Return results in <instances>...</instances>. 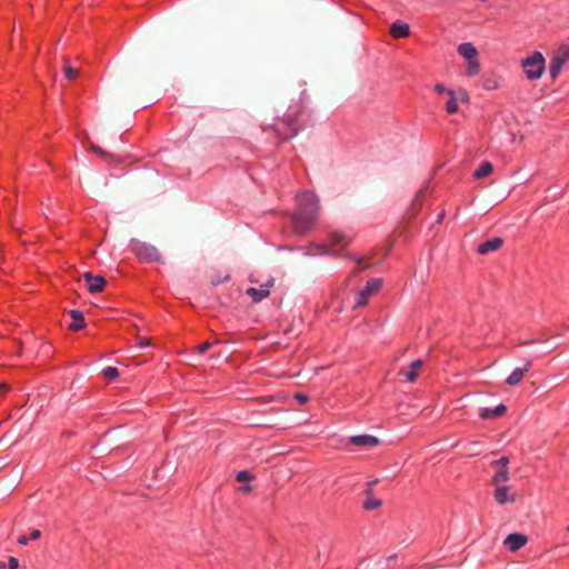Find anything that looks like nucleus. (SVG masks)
Masks as SVG:
<instances>
[{
  "instance_id": "1",
  "label": "nucleus",
  "mask_w": 569,
  "mask_h": 569,
  "mask_svg": "<svg viewBox=\"0 0 569 569\" xmlns=\"http://www.w3.org/2000/svg\"><path fill=\"white\" fill-rule=\"evenodd\" d=\"M319 198L310 190H302L296 196V209L290 216L292 230L298 236L309 233L319 216Z\"/></svg>"
},
{
  "instance_id": "2",
  "label": "nucleus",
  "mask_w": 569,
  "mask_h": 569,
  "mask_svg": "<svg viewBox=\"0 0 569 569\" xmlns=\"http://www.w3.org/2000/svg\"><path fill=\"white\" fill-rule=\"evenodd\" d=\"M122 432V427H114L107 430L103 435L100 436L96 447L101 448L99 452H104L108 450V455H119L128 451L131 448V442L126 441L123 443H119Z\"/></svg>"
},
{
  "instance_id": "3",
  "label": "nucleus",
  "mask_w": 569,
  "mask_h": 569,
  "mask_svg": "<svg viewBox=\"0 0 569 569\" xmlns=\"http://www.w3.org/2000/svg\"><path fill=\"white\" fill-rule=\"evenodd\" d=\"M521 67L529 80H538L546 70V59L540 51H533L530 56L521 60Z\"/></svg>"
},
{
  "instance_id": "4",
  "label": "nucleus",
  "mask_w": 569,
  "mask_h": 569,
  "mask_svg": "<svg viewBox=\"0 0 569 569\" xmlns=\"http://www.w3.org/2000/svg\"><path fill=\"white\" fill-rule=\"evenodd\" d=\"M129 249L140 262L152 263L161 261V254L158 249L150 243L133 238L129 242Z\"/></svg>"
},
{
  "instance_id": "5",
  "label": "nucleus",
  "mask_w": 569,
  "mask_h": 569,
  "mask_svg": "<svg viewBox=\"0 0 569 569\" xmlns=\"http://www.w3.org/2000/svg\"><path fill=\"white\" fill-rule=\"evenodd\" d=\"M569 61V43H561L558 49L553 52L550 64L549 73L552 80H556L563 66Z\"/></svg>"
},
{
  "instance_id": "6",
  "label": "nucleus",
  "mask_w": 569,
  "mask_h": 569,
  "mask_svg": "<svg viewBox=\"0 0 569 569\" xmlns=\"http://www.w3.org/2000/svg\"><path fill=\"white\" fill-rule=\"evenodd\" d=\"M382 286V278H370L367 280L362 290L358 292L356 307L368 305L369 297L378 292Z\"/></svg>"
},
{
  "instance_id": "7",
  "label": "nucleus",
  "mask_w": 569,
  "mask_h": 569,
  "mask_svg": "<svg viewBox=\"0 0 569 569\" xmlns=\"http://www.w3.org/2000/svg\"><path fill=\"white\" fill-rule=\"evenodd\" d=\"M299 114L300 111H295L292 113L288 112L283 116L282 122L286 126V132H280L279 130H277V133L282 141H287L298 134L300 130V128L297 127Z\"/></svg>"
},
{
  "instance_id": "8",
  "label": "nucleus",
  "mask_w": 569,
  "mask_h": 569,
  "mask_svg": "<svg viewBox=\"0 0 569 569\" xmlns=\"http://www.w3.org/2000/svg\"><path fill=\"white\" fill-rule=\"evenodd\" d=\"M83 280L90 293H101L107 287V280L101 274H93L91 271L83 273Z\"/></svg>"
},
{
  "instance_id": "9",
  "label": "nucleus",
  "mask_w": 569,
  "mask_h": 569,
  "mask_svg": "<svg viewBox=\"0 0 569 569\" xmlns=\"http://www.w3.org/2000/svg\"><path fill=\"white\" fill-rule=\"evenodd\" d=\"M528 536L522 532H511L505 540L503 546L511 552H516L523 548L528 542Z\"/></svg>"
},
{
  "instance_id": "10",
  "label": "nucleus",
  "mask_w": 569,
  "mask_h": 569,
  "mask_svg": "<svg viewBox=\"0 0 569 569\" xmlns=\"http://www.w3.org/2000/svg\"><path fill=\"white\" fill-rule=\"evenodd\" d=\"M380 439L376 436L362 433L348 438V445L356 447L373 448L380 445Z\"/></svg>"
},
{
  "instance_id": "11",
  "label": "nucleus",
  "mask_w": 569,
  "mask_h": 569,
  "mask_svg": "<svg viewBox=\"0 0 569 569\" xmlns=\"http://www.w3.org/2000/svg\"><path fill=\"white\" fill-rule=\"evenodd\" d=\"M378 482V480L369 481L367 483V488L365 490L366 500L362 503V508L367 511L376 510L382 506V500L379 498H375L372 493V487Z\"/></svg>"
},
{
  "instance_id": "12",
  "label": "nucleus",
  "mask_w": 569,
  "mask_h": 569,
  "mask_svg": "<svg viewBox=\"0 0 569 569\" xmlns=\"http://www.w3.org/2000/svg\"><path fill=\"white\" fill-rule=\"evenodd\" d=\"M68 316L71 318V322L68 329L72 332H78L87 327L84 313L78 309H71L68 311Z\"/></svg>"
},
{
  "instance_id": "13",
  "label": "nucleus",
  "mask_w": 569,
  "mask_h": 569,
  "mask_svg": "<svg viewBox=\"0 0 569 569\" xmlns=\"http://www.w3.org/2000/svg\"><path fill=\"white\" fill-rule=\"evenodd\" d=\"M503 244V239L501 237H493L491 239H488L477 247V253L485 256L490 252H495L499 250Z\"/></svg>"
},
{
  "instance_id": "14",
  "label": "nucleus",
  "mask_w": 569,
  "mask_h": 569,
  "mask_svg": "<svg viewBox=\"0 0 569 569\" xmlns=\"http://www.w3.org/2000/svg\"><path fill=\"white\" fill-rule=\"evenodd\" d=\"M509 486H497L493 491V498L499 505H506L507 502H515L518 495L516 492L509 493Z\"/></svg>"
},
{
  "instance_id": "15",
  "label": "nucleus",
  "mask_w": 569,
  "mask_h": 569,
  "mask_svg": "<svg viewBox=\"0 0 569 569\" xmlns=\"http://www.w3.org/2000/svg\"><path fill=\"white\" fill-rule=\"evenodd\" d=\"M423 365H425V362L422 359H415L413 361H411L409 369L408 370L401 369L399 371V375L403 376L408 382H411V383L416 382L417 379L419 378V371L421 370Z\"/></svg>"
},
{
  "instance_id": "16",
  "label": "nucleus",
  "mask_w": 569,
  "mask_h": 569,
  "mask_svg": "<svg viewBox=\"0 0 569 569\" xmlns=\"http://www.w3.org/2000/svg\"><path fill=\"white\" fill-rule=\"evenodd\" d=\"M508 407L505 403H499L495 408H481L479 417L483 420H495L507 413Z\"/></svg>"
},
{
  "instance_id": "17",
  "label": "nucleus",
  "mask_w": 569,
  "mask_h": 569,
  "mask_svg": "<svg viewBox=\"0 0 569 569\" xmlns=\"http://www.w3.org/2000/svg\"><path fill=\"white\" fill-rule=\"evenodd\" d=\"M531 367H532V359L526 360L523 368H516L512 370L510 376L506 379V383L511 387L517 386L518 383H520L522 381L525 373L528 372Z\"/></svg>"
},
{
  "instance_id": "18",
  "label": "nucleus",
  "mask_w": 569,
  "mask_h": 569,
  "mask_svg": "<svg viewBox=\"0 0 569 569\" xmlns=\"http://www.w3.org/2000/svg\"><path fill=\"white\" fill-rule=\"evenodd\" d=\"M389 32L395 39H405L410 36V26L406 21L396 20L391 23Z\"/></svg>"
},
{
  "instance_id": "19",
  "label": "nucleus",
  "mask_w": 569,
  "mask_h": 569,
  "mask_svg": "<svg viewBox=\"0 0 569 569\" xmlns=\"http://www.w3.org/2000/svg\"><path fill=\"white\" fill-rule=\"evenodd\" d=\"M501 77L493 71H486L481 74L482 88L487 91L497 90L500 87Z\"/></svg>"
},
{
  "instance_id": "20",
  "label": "nucleus",
  "mask_w": 569,
  "mask_h": 569,
  "mask_svg": "<svg viewBox=\"0 0 569 569\" xmlns=\"http://www.w3.org/2000/svg\"><path fill=\"white\" fill-rule=\"evenodd\" d=\"M428 189V184H425L415 196V198L412 199L409 208H408V213L410 214L411 218H416L418 216V213L420 212L421 208H422V199L425 197V193Z\"/></svg>"
},
{
  "instance_id": "21",
  "label": "nucleus",
  "mask_w": 569,
  "mask_h": 569,
  "mask_svg": "<svg viewBox=\"0 0 569 569\" xmlns=\"http://www.w3.org/2000/svg\"><path fill=\"white\" fill-rule=\"evenodd\" d=\"M457 51L466 61L479 57V52L472 42L460 43Z\"/></svg>"
},
{
  "instance_id": "22",
  "label": "nucleus",
  "mask_w": 569,
  "mask_h": 569,
  "mask_svg": "<svg viewBox=\"0 0 569 569\" xmlns=\"http://www.w3.org/2000/svg\"><path fill=\"white\" fill-rule=\"evenodd\" d=\"M246 293L252 299L254 303L262 301L270 296L269 289L249 287Z\"/></svg>"
},
{
  "instance_id": "23",
  "label": "nucleus",
  "mask_w": 569,
  "mask_h": 569,
  "mask_svg": "<svg viewBox=\"0 0 569 569\" xmlns=\"http://www.w3.org/2000/svg\"><path fill=\"white\" fill-rule=\"evenodd\" d=\"M493 172V164L490 161H482L480 166L473 171L472 177L475 179H482L490 176Z\"/></svg>"
},
{
  "instance_id": "24",
  "label": "nucleus",
  "mask_w": 569,
  "mask_h": 569,
  "mask_svg": "<svg viewBox=\"0 0 569 569\" xmlns=\"http://www.w3.org/2000/svg\"><path fill=\"white\" fill-rule=\"evenodd\" d=\"M329 242H330V246H332V247H336V246L347 247L349 244V240L347 239V236L340 231L330 232Z\"/></svg>"
},
{
  "instance_id": "25",
  "label": "nucleus",
  "mask_w": 569,
  "mask_h": 569,
  "mask_svg": "<svg viewBox=\"0 0 569 569\" xmlns=\"http://www.w3.org/2000/svg\"><path fill=\"white\" fill-rule=\"evenodd\" d=\"M448 96L449 99L446 102L445 109L448 114H455L459 110L458 97L456 96L455 91H450Z\"/></svg>"
},
{
  "instance_id": "26",
  "label": "nucleus",
  "mask_w": 569,
  "mask_h": 569,
  "mask_svg": "<svg viewBox=\"0 0 569 569\" xmlns=\"http://www.w3.org/2000/svg\"><path fill=\"white\" fill-rule=\"evenodd\" d=\"M509 479H510V477H509V467H508V468H503L501 470H497L491 478V483L498 486L502 482H507Z\"/></svg>"
},
{
  "instance_id": "27",
  "label": "nucleus",
  "mask_w": 569,
  "mask_h": 569,
  "mask_svg": "<svg viewBox=\"0 0 569 569\" xmlns=\"http://www.w3.org/2000/svg\"><path fill=\"white\" fill-rule=\"evenodd\" d=\"M480 62L479 57L468 60L467 61V69H466V76L467 77H475L480 72Z\"/></svg>"
},
{
  "instance_id": "28",
  "label": "nucleus",
  "mask_w": 569,
  "mask_h": 569,
  "mask_svg": "<svg viewBox=\"0 0 569 569\" xmlns=\"http://www.w3.org/2000/svg\"><path fill=\"white\" fill-rule=\"evenodd\" d=\"M236 481L239 483H250L256 479V476L248 469L240 470L236 473Z\"/></svg>"
},
{
  "instance_id": "29",
  "label": "nucleus",
  "mask_w": 569,
  "mask_h": 569,
  "mask_svg": "<svg viewBox=\"0 0 569 569\" xmlns=\"http://www.w3.org/2000/svg\"><path fill=\"white\" fill-rule=\"evenodd\" d=\"M120 376V371L118 368L116 367H106L103 370H102V377L103 379L107 381V382H112L114 381L118 377Z\"/></svg>"
},
{
  "instance_id": "30",
  "label": "nucleus",
  "mask_w": 569,
  "mask_h": 569,
  "mask_svg": "<svg viewBox=\"0 0 569 569\" xmlns=\"http://www.w3.org/2000/svg\"><path fill=\"white\" fill-rule=\"evenodd\" d=\"M509 462H510L509 457L502 456L500 459L491 461L490 466L497 470H501L503 468H508Z\"/></svg>"
},
{
  "instance_id": "31",
  "label": "nucleus",
  "mask_w": 569,
  "mask_h": 569,
  "mask_svg": "<svg viewBox=\"0 0 569 569\" xmlns=\"http://www.w3.org/2000/svg\"><path fill=\"white\" fill-rule=\"evenodd\" d=\"M318 249L320 250L321 254H330V256H333V257H339V251L333 250L332 246H330V242L329 243L319 244Z\"/></svg>"
},
{
  "instance_id": "32",
  "label": "nucleus",
  "mask_w": 569,
  "mask_h": 569,
  "mask_svg": "<svg viewBox=\"0 0 569 569\" xmlns=\"http://www.w3.org/2000/svg\"><path fill=\"white\" fill-rule=\"evenodd\" d=\"M63 73L68 80H74L79 74L78 70L71 67L70 64H64Z\"/></svg>"
},
{
  "instance_id": "33",
  "label": "nucleus",
  "mask_w": 569,
  "mask_h": 569,
  "mask_svg": "<svg viewBox=\"0 0 569 569\" xmlns=\"http://www.w3.org/2000/svg\"><path fill=\"white\" fill-rule=\"evenodd\" d=\"M213 343L209 341L202 342L196 347V352L199 355H204L208 350L211 349Z\"/></svg>"
},
{
  "instance_id": "34",
  "label": "nucleus",
  "mask_w": 569,
  "mask_h": 569,
  "mask_svg": "<svg viewBox=\"0 0 569 569\" xmlns=\"http://www.w3.org/2000/svg\"><path fill=\"white\" fill-rule=\"evenodd\" d=\"M299 405H306L309 401V396L303 392H295L292 397Z\"/></svg>"
},
{
  "instance_id": "35",
  "label": "nucleus",
  "mask_w": 569,
  "mask_h": 569,
  "mask_svg": "<svg viewBox=\"0 0 569 569\" xmlns=\"http://www.w3.org/2000/svg\"><path fill=\"white\" fill-rule=\"evenodd\" d=\"M433 90L438 93V94H442V93H447L449 94L450 91H453L452 89H449L447 88L443 83L441 82H437L433 87Z\"/></svg>"
},
{
  "instance_id": "36",
  "label": "nucleus",
  "mask_w": 569,
  "mask_h": 569,
  "mask_svg": "<svg viewBox=\"0 0 569 569\" xmlns=\"http://www.w3.org/2000/svg\"><path fill=\"white\" fill-rule=\"evenodd\" d=\"M7 568L8 569H20L19 559L13 556H10L8 558Z\"/></svg>"
},
{
  "instance_id": "37",
  "label": "nucleus",
  "mask_w": 569,
  "mask_h": 569,
  "mask_svg": "<svg viewBox=\"0 0 569 569\" xmlns=\"http://www.w3.org/2000/svg\"><path fill=\"white\" fill-rule=\"evenodd\" d=\"M458 94H459V100L462 102V103H469L470 102V96L468 93V91L463 88H460L459 91H458Z\"/></svg>"
},
{
  "instance_id": "38",
  "label": "nucleus",
  "mask_w": 569,
  "mask_h": 569,
  "mask_svg": "<svg viewBox=\"0 0 569 569\" xmlns=\"http://www.w3.org/2000/svg\"><path fill=\"white\" fill-rule=\"evenodd\" d=\"M393 246H395V240H391V241H389V242L386 244V247L383 248L382 257H381V259H380L381 261H382V260H385V259L389 256V253L391 252V250H392Z\"/></svg>"
},
{
  "instance_id": "39",
  "label": "nucleus",
  "mask_w": 569,
  "mask_h": 569,
  "mask_svg": "<svg viewBox=\"0 0 569 569\" xmlns=\"http://www.w3.org/2000/svg\"><path fill=\"white\" fill-rule=\"evenodd\" d=\"M230 280V276H226L223 279H221L219 276L217 277H213L211 278V281L210 283L213 286V287H217L218 284H220L221 282L223 281H229Z\"/></svg>"
},
{
  "instance_id": "40",
  "label": "nucleus",
  "mask_w": 569,
  "mask_h": 569,
  "mask_svg": "<svg viewBox=\"0 0 569 569\" xmlns=\"http://www.w3.org/2000/svg\"><path fill=\"white\" fill-rule=\"evenodd\" d=\"M40 537H41V531L39 529H32V530H30V532L28 535V539H30V541L38 540Z\"/></svg>"
},
{
  "instance_id": "41",
  "label": "nucleus",
  "mask_w": 569,
  "mask_h": 569,
  "mask_svg": "<svg viewBox=\"0 0 569 569\" xmlns=\"http://www.w3.org/2000/svg\"><path fill=\"white\" fill-rule=\"evenodd\" d=\"M238 490L241 493H250L252 491V486L250 483H241Z\"/></svg>"
},
{
  "instance_id": "42",
  "label": "nucleus",
  "mask_w": 569,
  "mask_h": 569,
  "mask_svg": "<svg viewBox=\"0 0 569 569\" xmlns=\"http://www.w3.org/2000/svg\"><path fill=\"white\" fill-rule=\"evenodd\" d=\"M347 258L350 259V260L356 261L358 266H361V263L365 261L363 257H358V256H355L352 253H348Z\"/></svg>"
},
{
  "instance_id": "43",
  "label": "nucleus",
  "mask_w": 569,
  "mask_h": 569,
  "mask_svg": "<svg viewBox=\"0 0 569 569\" xmlns=\"http://www.w3.org/2000/svg\"><path fill=\"white\" fill-rule=\"evenodd\" d=\"M93 151H94V153H96V154H98V156H99V157H101V158H104V157H107V156H108V152H107V151H104L101 147H97V146H94V147H93Z\"/></svg>"
},
{
  "instance_id": "44",
  "label": "nucleus",
  "mask_w": 569,
  "mask_h": 569,
  "mask_svg": "<svg viewBox=\"0 0 569 569\" xmlns=\"http://www.w3.org/2000/svg\"><path fill=\"white\" fill-rule=\"evenodd\" d=\"M30 541V539H28V536L26 535H21L20 537H18L17 539V542L21 546H26L28 545V542Z\"/></svg>"
},
{
  "instance_id": "45",
  "label": "nucleus",
  "mask_w": 569,
  "mask_h": 569,
  "mask_svg": "<svg viewBox=\"0 0 569 569\" xmlns=\"http://www.w3.org/2000/svg\"><path fill=\"white\" fill-rule=\"evenodd\" d=\"M446 217V211L442 209L437 216L436 223H441Z\"/></svg>"
},
{
  "instance_id": "46",
  "label": "nucleus",
  "mask_w": 569,
  "mask_h": 569,
  "mask_svg": "<svg viewBox=\"0 0 569 569\" xmlns=\"http://www.w3.org/2000/svg\"><path fill=\"white\" fill-rule=\"evenodd\" d=\"M274 279H269L263 286H261L262 289H269L273 286Z\"/></svg>"
},
{
  "instance_id": "47",
  "label": "nucleus",
  "mask_w": 569,
  "mask_h": 569,
  "mask_svg": "<svg viewBox=\"0 0 569 569\" xmlns=\"http://www.w3.org/2000/svg\"><path fill=\"white\" fill-rule=\"evenodd\" d=\"M9 390H10V386L8 383H6V382L0 383V391L7 392Z\"/></svg>"
},
{
  "instance_id": "48",
  "label": "nucleus",
  "mask_w": 569,
  "mask_h": 569,
  "mask_svg": "<svg viewBox=\"0 0 569 569\" xmlns=\"http://www.w3.org/2000/svg\"><path fill=\"white\" fill-rule=\"evenodd\" d=\"M537 340H525V341H520V346H527V345H530V343H535Z\"/></svg>"
},
{
  "instance_id": "49",
  "label": "nucleus",
  "mask_w": 569,
  "mask_h": 569,
  "mask_svg": "<svg viewBox=\"0 0 569 569\" xmlns=\"http://www.w3.org/2000/svg\"><path fill=\"white\" fill-rule=\"evenodd\" d=\"M7 568V562L0 560V569H6Z\"/></svg>"
},
{
  "instance_id": "50",
  "label": "nucleus",
  "mask_w": 569,
  "mask_h": 569,
  "mask_svg": "<svg viewBox=\"0 0 569 569\" xmlns=\"http://www.w3.org/2000/svg\"><path fill=\"white\" fill-rule=\"evenodd\" d=\"M370 267H371V264H365L361 268L366 270V269H369Z\"/></svg>"
},
{
  "instance_id": "51",
  "label": "nucleus",
  "mask_w": 569,
  "mask_h": 569,
  "mask_svg": "<svg viewBox=\"0 0 569 569\" xmlns=\"http://www.w3.org/2000/svg\"><path fill=\"white\" fill-rule=\"evenodd\" d=\"M376 256H377V252H372V253L370 254V257H369V258H370V259H372V258H375Z\"/></svg>"
},
{
  "instance_id": "52",
  "label": "nucleus",
  "mask_w": 569,
  "mask_h": 569,
  "mask_svg": "<svg viewBox=\"0 0 569 569\" xmlns=\"http://www.w3.org/2000/svg\"><path fill=\"white\" fill-rule=\"evenodd\" d=\"M567 531L569 532V525L567 526Z\"/></svg>"
}]
</instances>
